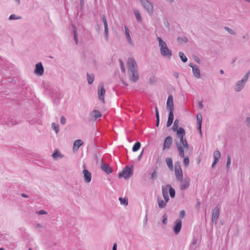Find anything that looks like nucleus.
<instances>
[{
    "label": "nucleus",
    "instance_id": "nucleus-1",
    "mask_svg": "<svg viewBox=\"0 0 250 250\" xmlns=\"http://www.w3.org/2000/svg\"><path fill=\"white\" fill-rule=\"evenodd\" d=\"M178 120H176L174 123L173 130L174 131H177V137L180 139V141L176 142V145L179 153L180 156L183 157L184 155V150H188L189 146L186 138H184L185 135V130L182 127H180L179 128H178Z\"/></svg>",
    "mask_w": 250,
    "mask_h": 250
},
{
    "label": "nucleus",
    "instance_id": "nucleus-2",
    "mask_svg": "<svg viewBox=\"0 0 250 250\" xmlns=\"http://www.w3.org/2000/svg\"><path fill=\"white\" fill-rule=\"evenodd\" d=\"M127 67L130 80L134 82L137 81L139 79V73L137 64L134 58H129L128 59Z\"/></svg>",
    "mask_w": 250,
    "mask_h": 250
},
{
    "label": "nucleus",
    "instance_id": "nucleus-3",
    "mask_svg": "<svg viewBox=\"0 0 250 250\" xmlns=\"http://www.w3.org/2000/svg\"><path fill=\"white\" fill-rule=\"evenodd\" d=\"M156 40L158 42V47L161 56L167 59H170L172 56V52L168 47L166 42L160 37H157Z\"/></svg>",
    "mask_w": 250,
    "mask_h": 250
},
{
    "label": "nucleus",
    "instance_id": "nucleus-4",
    "mask_svg": "<svg viewBox=\"0 0 250 250\" xmlns=\"http://www.w3.org/2000/svg\"><path fill=\"white\" fill-rule=\"evenodd\" d=\"M250 75V71L247 72L240 80L237 81L235 83L233 87L234 90L235 92H240L244 88L246 83L248 80Z\"/></svg>",
    "mask_w": 250,
    "mask_h": 250
},
{
    "label": "nucleus",
    "instance_id": "nucleus-5",
    "mask_svg": "<svg viewBox=\"0 0 250 250\" xmlns=\"http://www.w3.org/2000/svg\"><path fill=\"white\" fill-rule=\"evenodd\" d=\"M162 193L164 199L161 197H158L157 199L158 206L161 208H163L166 207L167 203L169 200L168 192H167V189L165 190V188H164V187H162Z\"/></svg>",
    "mask_w": 250,
    "mask_h": 250
},
{
    "label": "nucleus",
    "instance_id": "nucleus-6",
    "mask_svg": "<svg viewBox=\"0 0 250 250\" xmlns=\"http://www.w3.org/2000/svg\"><path fill=\"white\" fill-rule=\"evenodd\" d=\"M143 7L147 12L151 14L153 12L154 7L153 4L148 0H140Z\"/></svg>",
    "mask_w": 250,
    "mask_h": 250
},
{
    "label": "nucleus",
    "instance_id": "nucleus-7",
    "mask_svg": "<svg viewBox=\"0 0 250 250\" xmlns=\"http://www.w3.org/2000/svg\"><path fill=\"white\" fill-rule=\"evenodd\" d=\"M174 172L177 180H182V178H183V174L180 164L179 162H177L175 163Z\"/></svg>",
    "mask_w": 250,
    "mask_h": 250
},
{
    "label": "nucleus",
    "instance_id": "nucleus-8",
    "mask_svg": "<svg viewBox=\"0 0 250 250\" xmlns=\"http://www.w3.org/2000/svg\"><path fill=\"white\" fill-rule=\"evenodd\" d=\"M132 174V169L128 167H126L123 171L119 174V177H124L125 179H127Z\"/></svg>",
    "mask_w": 250,
    "mask_h": 250
},
{
    "label": "nucleus",
    "instance_id": "nucleus-9",
    "mask_svg": "<svg viewBox=\"0 0 250 250\" xmlns=\"http://www.w3.org/2000/svg\"><path fill=\"white\" fill-rule=\"evenodd\" d=\"M105 93V90L104 88L103 83H100L98 87V94L100 100L101 101L104 103V96Z\"/></svg>",
    "mask_w": 250,
    "mask_h": 250
},
{
    "label": "nucleus",
    "instance_id": "nucleus-10",
    "mask_svg": "<svg viewBox=\"0 0 250 250\" xmlns=\"http://www.w3.org/2000/svg\"><path fill=\"white\" fill-rule=\"evenodd\" d=\"M177 181L180 182V189L182 190L187 189L190 185V179L189 177H186L184 179L182 178V180Z\"/></svg>",
    "mask_w": 250,
    "mask_h": 250
},
{
    "label": "nucleus",
    "instance_id": "nucleus-11",
    "mask_svg": "<svg viewBox=\"0 0 250 250\" xmlns=\"http://www.w3.org/2000/svg\"><path fill=\"white\" fill-rule=\"evenodd\" d=\"M44 73V68L41 62L36 64L34 73L37 76H42Z\"/></svg>",
    "mask_w": 250,
    "mask_h": 250
},
{
    "label": "nucleus",
    "instance_id": "nucleus-12",
    "mask_svg": "<svg viewBox=\"0 0 250 250\" xmlns=\"http://www.w3.org/2000/svg\"><path fill=\"white\" fill-rule=\"evenodd\" d=\"M189 66L192 68V73L193 75L197 79H199L201 77L200 71L198 66L196 64L190 63Z\"/></svg>",
    "mask_w": 250,
    "mask_h": 250
},
{
    "label": "nucleus",
    "instance_id": "nucleus-13",
    "mask_svg": "<svg viewBox=\"0 0 250 250\" xmlns=\"http://www.w3.org/2000/svg\"><path fill=\"white\" fill-rule=\"evenodd\" d=\"M124 29L125 37L127 40V42H128L129 45L133 46L134 45V42L130 35V30L126 26H125Z\"/></svg>",
    "mask_w": 250,
    "mask_h": 250
},
{
    "label": "nucleus",
    "instance_id": "nucleus-14",
    "mask_svg": "<svg viewBox=\"0 0 250 250\" xmlns=\"http://www.w3.org/2000/svg\"><path fill=\"white\" fill-rule=\"evenodd\" d=\"M220 213V208L216 206L213 209L212 214V221L216 223Z\"/></svg>",
    "mask_w": 250,
    "mask_h": 250
},
{
    "label": "nucleus",
    "instance_id": "nucleus-15",
    "mask_svg": "<svg viewBox=\"0 0 250 250\" xmlns=\"http://www.w3.org/2000/svg\"><path fill=\"white\" fill-rule=\"evenodd\" d=\"M182 227V221L181 219H177L174 222V231L176 234L179 233Z\"/></svg>",
    "mask_w": 250,
    "mask_h": 250
},
{
    "label": "nucleus",
    "instance_id": "nucleus-16",
    "mask_svg": "<svg viewBox=\"0 0 250 250\" xmlns=\"http://www.w3.org/2000/svg\"><path fill=\"white\" fill-rule=\"evenodd\" d=\"M167 106L168 110L170 112V111H173V96L171 95L168 96L167 102Z\"/></svg>",
    "mask_w": 250,
    "mask_h": 250
},
{
    "label": "nucleus",
    "instance_id": "nucleus-17",
    "mask_svg": "<svg viewBox=\"0 0 250 250\" xmlns=\"http://www.w3.org/2000/svg\"><path fill=\"white\" fill-rule=\"evenodd\" d=\"M84 181L86 183H90L91 181V173L87 169H83V171Z\"/></svg>",
    "mask_w": 250,
    "mask_h": 250
},
{
    "label": "nucleus",
    "instance_id": "nucleus-18",
    "mask_svg": "<svg viewBox=\"0 0 250 250\" xmlns=\"http://www.w3.org/2000/svg\"><path fill=\"white\" fill-rule=\"evenodd\" d=\"M172 142V139L171 136L167 137L164 141L163 145V149L165 150L167 148H169Z\"/></svg>",
    "mask_w": 250,
    "mask_h": 250
},
{
    "label": "nucleus",
    "instance_id": "nucleus-19",
    "mask_svg": "<svg viewBox=\"0 0 250 250\" xmlns=\"http://www.w3.org/2000/svg\"><path fill=\"white\" fill-rule=\"evenodd\" d=\"M83 144V142L81 140H77L75 141L73 144V151L74 152L77 151L79 147L82 146Z\"/></svg>",
    "mask_w": 250,
    "mask_h": 250
},
{
    "label": "nucleus",
    "instance_id": "nucleus-20",
    "mask_svg": "<svg viewBox=\"0 0 250 250\" xmlns=\"http://www.w3.org/2000/svg\"><path fill=\"white\" fill-rule=\"evenodd\" d=\"M101 168L107 174L111 173L112 171L111 168L108 165L103 163L101 165Z\"/></svg>",
    "mask_w": 250,
    "mask_h": 250
},
{
    "label": "nucleus",
    "instance_id": "nucleus-21",
    "mask_svg": "<svg viewBox=\"0 0 250 250\" xmlns=\"http://www.w3.org/2000/svg\"><path fill=\"white\" fill-rule=\"evenodd\" d=\"M197 117V121L198 125V130L200 133H201V127H202V116L201 114H197L196 115Z\"/></svg>",
    "mask_w": 250,
    "mask_h": 250
},
{
    "label": "nucleus",
    "instance_id": "nucleus-22",
    "mask_svg": "<svg viewBox=\"0 0 250 250\" xmlns=\"http://www.w3.org/2000/svg\"><path fill=\"white\" fill-rule=\"evenodd\" d=\"M173 119H174V114H173V111H170V112H169L168 118L167 122V127H169L172 125V124L173 123Z\"/></svg>",
    "mask_w": 250,
    "mask_h": 250
},
{
    "label": "nucleus",
    "instance_id": "nucleus-23",
    "mask_svg": "<svg viewBox=\"0 0 250 250\" xmlns=\"http://www.w3.org/2000/svg\"><path fill=\"white\" fill-rule=\"evenodd\" d=\"M164 188H165V190H166V189H167V190H168V189H169V194L171 198H174L175 197V189L173 188H172L170 185H167L166 187H164Z\"/></svg>",
    "mask_w": 250,
    "mask_h": 250
},
{
    "label": "nucleus",
    "instance_id": "nucleus-24",
    "mask_svg": "<svg viewBox=\"0 0 250 250\" xmlns=\"http://www.w3.org/2000/svg\"><path fill=\"white\" fill-rule=\"evenodd\" d=\"M134 13L137 21L138 22H141L142 21V18L140 11L137 9H134Z\"/></svg>",
    "mask_w": 250,
    "mask_h": 250
},
{
    "label": "nucleus",
    "instance_id": "nucleus-25",
    "mask_svg": "<svg viewBox=\"0 0 250 250\" xmlns=\"http://www.w3.org/2000/svg\"><path fill=\"white\" fill-rule=\"evenodd\" d=\"M91 115L92 117L94 118L95 120L97 119L98 118H100L102 116V114L101 112L98 110H93L91 113Z\"/></svg>",
    "mask_w": 250,
    "mask_h": 250
},
{
    "label": "nucleus",
    "instance_id": "nucleus-26",
    "mask_svg": "<svg viewBox=\"0 0 250 250\" xmlns=\"http://www.w3.org/2000/svg\"><path fill=\"white\" fill-rule=\"evenodd\" d=\"M166 163L167 165V167L170 169H172L173 167V161L171 158L167 157L166 159Z\"/></svg>",
    "mask_w": 250,
    "mask_h": 250
},
{
    "label": "nucleus",
    "instance_id": "nucleus-27",
    "mask_svg": "<svg viewBox=\"0 0 250 250\" xmlns=\"http://www.w3.org/2000/svg\"><path fill=\"white\" fill-rule=\"evenodd\" d=\"M87 80L88 81V83L89 84H92L94 80V75L93 74H89L87 73Z\"/></svg>",
    "mask_w": 250,
    "mask_h": 250
},
{
    "label": "nucleus",
    "instance_id": "nucleus-28",
    "mask_svg": "<svg viewBox=\"0 0 250 250\" xmlns=\"http://www.w3.org/2000/svg\"><path fill=\"white\" fill-rule=\"evenodd\" d=\"M52 156L55 159H57L58 158H62L63 157L62 154L58 150H55Z\"/></svg>",
    "mask_w": 250,
    "mask_h": 250
},
{
    "label": "nucleus",
    "instance_id": "nucleus-29",
    "mask_svg": "<svg viewBox=\"0 0 250 250\" xmlns=\"http://www.w3.org/2000/svg\"><path fill=\"white\" fill-rule=\"evenodd\" d=\"M102 19L104 23V31H107V30H108V24L106 21V17L104 15H103L102 17Z\"/></svg>",
    "mask_w": 250,
    "mask_h": 250
},
{
    "label": "nucleus",
    "instance_id": "nucleus-30",
    "mask_svg": "<svg viewBox=\"0 0 250 250\" xmlns=\"http://www.w3.org/2000/svg\"><path fill=\"white\" fill-rule=\"evenodd\" d=\"M73 34H74V41H75V42L76 44H78V42H79V40H78V35H77V31H76V30L75 29V28H76L75 26V25H73Z\"/></svg>",
    "mask_w": 250,
    "mask_h": 250
},
{
    "label": "nucleus",
    "instance_id": "nucleus-31",
    "mask_svg": "<svg viewBox=\"0 0 250 250\" xmlns=\"http://www.w3.org/2000/svg\"><path fill=\"white\" fill-rule=\"evenodd\" d=\"M51 127L53 130L56 132V133H58L59 131V125L58 124L53 123L51 124Z\"/></svg>",
    "mask_w": 250,
    "mask_h": 250
},
{
    "label": "nucleus",
    "instance_id": "nucleus-32",
    "mask_svg": "<svg viewBox=\"0 0 250 250\" xmlns=\"http://www.w3.org/2000/svg\"><path fill=\"white\" fill-rule=\"evenodd\" d=\"M220 156L221 154L219 151L215 150L214 152L213 156L214 160L218 161Z\"/></svg>",
    "mask_w": 250,
    "mask_h": 250
},
{
    "label": "nucleus",
    "instance_id": "nucleus-33",
    "mask_svg": "<svg viewBox=\"0 0 250 250\" xmlns=\"http://www.w3.org/2000/svg\"><path fill=\"white\" fill-rule=\"evenodd\" d=\"M141 147V143L139 142H136L132 147V151L134 152L138 150Z\"/></svg>",
    "mask_w": 250,
    "mask_h": 250
},
{
    "label": "nucleus",
    "instance_id": "nucleus-34",
    "mask_svg": "<svg viewBox=\"0 0 250 250\" xmlns=\"http://www.w3.org/2000/svg\"><path fill=\"white\" fill-rule=\"evenodd\" d=\"M179 56L181 59V60L184 62H186L188 61V59L187 57L185 55L183 52H179Z\"/></svg>",
    "mask_w": 250,
    "mask_h": 250
},
{
    "label": "nucleus",
    "instance_id": "nucleus-35",
    "mask_svg": "<svg viewBox=\"0 0 250 250\" xmlns=\"http://www.w3.org/2000/svg\"><path fill=\"white\" fill-rule=\"evenodd\" d=\"M183 157H184V161H183L184 165L185 167H187L188 166V165L189 164V159H188V157H187V156L185 157V155H184V156Z\"/></svg>",
    "mask_w": 250,
    "mask_h": 250
},
{
    "label": "nucleus",
    "instance_id": "nucleus-36",
    "mask_svg": "<svg viewBox=\"0 0 250 250\" xmlns=\"http://www.w3.org/2000/svg\"><path fill=\"white\" fill-rule=\"evenodd\" d=\"M155 109L156 116V119H157V126H158L159 123V115L158 107L157 106L155 107Z\"/></svg>",
    "mask_w": 250,
    "mask_h": 250
},
{
    "label": "nucleus",
    "instance_id": "nucleus-37",
    "mask_svg": "<svg viewBox=\"0 0 250 250\" xmlns=\"http://www.w3.org/2000/svg\"><path fill=\"white\" fill-rule=\"evenodd\" d=\"M119 200L122 205H127L128 204L127 200L125 198H119Z\"/></svg>",
    "mask_w": 250,
    "mask_h": 250
},
{
    "label": "nucleus",
    "instance_id": "nucleus-38",
    "mask_svg": "<svg viewBox=\"0 0 250 250\" xmlns=\"http://www.w3.org/2000/svg\"><path fill=\"white\" fill-rule=\"evenodd\" d=\"M21 19V17H17L16 15L15 14H11L9 17V20H19V19Z\"/></svg>",
    "mask_w": 250,
    "mask_h": 250
},
{
    "label": "nucleus",
    "instance_id": "nucleus-39",
    "mask_svg": "<svg viewBox=\"0 0 250 250\" xmlns=\"http://www.w3.org/2000/svg\"><path fill=\"white\" fill-rule=\"evenodd\" d=\"M225 29L227 31L229 34L231 35H234L235 34V32L230 28L228 27H225Z\"/></svg>",
    "mask_w": 250,
    "mask_h": 250
},
{
    "label": "nucleus",
    "instance_id": "nucleus-40",
    "mask_svg": "<svg viewBox=\"0 0 250 250\" xmlns=\"http://www.w3.org/2000/svg\"><path fill=\"white\" fill-rule=\"evenodd\" d=\"M167 216L166 214H164L163 216L162 223L164 224H167Z\"/></svg>",
    "mask_w": 250,
    "mask_h": 250
},
{
    "label": "nucleus",
    "instance_id": "nucleus-41",
    "mask_svg": "<svg viewBox=\"0 0 250 250\" xmlns=\"http://www.w3.org/2000/svg\"><path fill=\"white\" fill-rule=\"evenodd\" d=\"M120 66H121V69L123 72L125 73V69L124 65V63L123 61L121 60H120Z\"/></svg>",
    "mask_w": 250,
    "mask_h": 250
},
{
    "label": "nucleus",
    "instance_id": "nucleus-42",
    "mask_svg": "<svg viewBox=\"0 0 250 250\" xmlns=\"http://www.w3.org/2000/svg\"><path fill=\"white\" fill-rule=\"evenodd\" d=\"M60 122L61 124H62V125H64L66 123V118L63 116H61L60 119Z\"/></svg>",
    "mask_w": 250,
    "mask_h": 250
},
{
    "label": "nucleus",
    "instance_id": "nucleus-43",
    "mask_svg": "<svg viewBox=\"0 0 250 250\" xmlns=\"http://www.w3.org/2000/svg\"><path fill=\"white\" fill-rule=\"evenodd\" d=\"M47 212L44 210H40L39 211H38L36 212V214L38 215H43V214H46Z\"/></svg>",
    "mask_w": 250,
    "mask_h": 250
},
{
    "label": "nucleus",
    "instance_id": "nucleus-44",
    "mask_svg": "<svg viewBox=\"0 0 250 250\" xmlns=\"http://www.w3.org/2000/svg\"><path fill=\"white\" fill-rule=\"evenodd\" d=\"M231 163V159L230 156H228L227 157V161L226 164V166L228 168L229 167V166Z\"/></svg>",
    "mask_w": 250,
    "mask_h": 250
},
{
    "label": "nucleus",
    "instance_id": "nucleus-45",
    "mask_svg": "<svg viewBox=\"0 0 250 250\" xmlns=\"http://www.w3.org/2000/svg\"><path fill=\"white\" fill-rule=\"evenodd\" d=\"M157 172L156 171H154L152 172L151 175V178L152 179H155L157 177Z\"/></svg>",
    "mask_w": 250,
    "mask_h": 250
},
{
    "label": "nucleus",
    "instance_id": "nucleus-46",
    "mask_svg": "<svg viewBox=\"0 0 250 250\" xmlns=\"http://www.w3.org/2000/svg\"><path fill=\"white\" fill-rule=\"evenodd\" d=\"M179 216L181 218H184L185 216V212L184 210H181L180 212Z\"/></svg>",
    "mask_w": 250,
    "mask_h": 250
},
{
    "label": "nucleus",
    "instance_id": "nucleus-47",
    "mask_svg": "<svg viewBox=\"0 0 250 250\" xmlns=\"http://www.w3.org/2000/svg\"><path fill=\"white\" fill-rule=\"evenodd\" d=\"M104 37L105 39L107 40L108 38V30H107V31H104Z\"/></svg>",
    "mask_w": 250,
    "mask_h": 250
},
{
    "label": "nucleus",
    "instance_id": "nucleus-48",
    "mask_svg": "<svg viewBox=\"0 0 250 250\" xmlns=\"http://www.w3.org/2000/svg\"><path fill=\"white\" fill-rule=\"evenodd\" d=\"M197 243V240L196 238H193L192 241V245H195Z\"/></svg>",
    "mask_w": 250,
    "mask_h": 250
},
{
    "label": "nucleus",
    "instance_id": "nucleus-49",
    "mask_svg": "<svg viewBox=\"0 0 250 250\" xmlns=\"http://www.w3.org/2000/svg\"><path fill=\"white\" fill-rule=\"evenodd\" d=\"M181 40H182L183 42H188V40L187 38V37H182V38H181Z\"/></svg>",
    "mask_w": 250,
    "mask_h": 250
},
{
    "label": "nucleus",
    "instance_id": "nucleus-50",
    "mask_svg": "<svg viewBox=\"0 0 250 250\" xmlns=\"http://www.w3.org/2000/svg\"><path fill=\"white\" fill-rule=\"evenodd\" d=\"M199 107L200 109H202L204 107L203 104H202V101L199 102Z\"/></svg>",
    "mask_w": 250,
    "mask_h": 250
},
{
    "label": "nucleus",
    "instance_id": "nucleus-51",
    "mask_svg": "<svg viewBox=\"0 0 250 250\" xmlns=\"http://www.w3.org/2000/svg\"><path fill=\"white\" fill-rule=\"evenodd\" d=\"M117 244L116 243H115L113 244L112 250H117Z\"/></svg>",
    "mask_w": 250,
    "mask_h": 250
},
{
    "label": "nucleus",
    "instance_id": "nucleus-52",
    "mask_svg": "<svg viewBox=\"0 0 250 250\" xmlns=\"http://www.w3.org/2000/svg\"><path fill=\"white\" fill-rule=\"evenodd\" d=\"M246 122L248 125H250V117H248L246 119Z\"/></svg>",
    "mask_w": 250,
    "mask_h": 250
},
{
    "label": "nucleus",
    "instance_id": "nucleus-53",
    "mask_svg": "<svg viewBox=\"0 0 250 250\" xmlns=\"http://www.w3.org/2000/svg\"><path fill=\"white\" fill-rule=\"evenodd\" d=\"M218 162V161H216V160H214V161H213V162L212 163V164L211 167H212V168H213V167H214V166H215V165L217 163V162Z\"/></svg>",
    "mask_w": 250,
    "mask_h": 250
},
{
    "label": "nucleus",
    "instance_id": "nucleus-54",
    "mask_svg": "<svg viewBox=\"0 0 250 250\" xmlns=\"http://www.w3.org/2000/svg\"><path fill=\"white\" fill-rule=\"evenodd\" d=\"M17 5H20L21 3V0H15Z\"/></svg>",
    "mask_w": 250,
    "mask_h": 250
},
{
    "label": "nucleus",
    "instance_id": "nucleus-55",
    "mask_svg": "<svg viewBox=\"0 0 250 250\" xmlns=\"http://www.w3.org/2000/svg\"><path fill=\"white\" fill-rule=\"evenodd\" d=\"M80 4L82 7H83L84 5V0H80Z\"/></svg>",
    "mask_w": 250,
    "mask_h": 250
},
{
    "label": "nucleus",
    "instance_id": "nucleus-56",
    "mask_svg": "<svg viewBox=\"0 0 250 250\" xmlns=\"http://www.w3.org/2000/svg\"><path fill=\"white\" fill-rule=\"evenodd\" d=\"M21 196H22V197H24V198H27L28 197V195H26L25 193L21 194Z\"/></svg>",
    "mask_w": 250,
    "mask_h": 250
},
{
    "label": "nucleus",
    "instance_id": "nucleus-57",
    "mask_svg": "<svg viewBox=\"0 0 250 250\" xmlns=\"http://www.w3.org/2000/svg\"><path fill=\"white\" fill-rule=\"evenodd\" d=\"M174 76L175 77V78H178V73H174Z\"/></svg>",
    "mask_w": 250,
    "mask_h": 250
},
{
    "label": "nucleus",
    "instance_id": "nucleus-58",
    "mask_svg": "<svg viewBox=\"0 0 250 250\" xmlns=\"http://www.w3.org/2000/svg\"><path fill=\"white\" fill-rule=\"evenodd\" d=\"M36 227L37 228H42V225L41 224H38L36 225Z\"/></svg>",
    "mask_w": 250,
    "mask_h": 250
},
{
    "label": "nucleus",
    "instance_id": "nucleus-59",
    "mask_svg": "<svg viewBox=\"0 0 250 250\" xmlns=\"http://www.w3.org/2000/svg\"><path fill=\"white\" fill-rule=\"evenodd\" d=\"M142 155H143V152L139 155L138 159H140L141 158Z\"/></svg>",
    "mask_w": 250,
    "mask_h": 250
},
{
    "label": "nucleus",
    "instance_id": "nucleus-60",
    "mask_svg": "<svg viewBox=\"0 0 250 250\" xmlns=\"http://www.w3.org/2000/svg\"><path fill=\"white\" fill-rule=\"evenodd\" d=\"M220 73L221 74H224V71H223V70L221 69V70H220Z\"/></svg>",
    "mask_w": 250,
    "mask_h": 250
},
{
    "label": "nucleus",
    "instance_id": "nucleus-61",
    "mask_svg": "<svg viewBox=\"0 0 250 250\" xmlns=\"http://www.w3.org/2000/svg\"><path fill=\"white\" fill-rule=\"evenodd\" d=\"M167 0L169 2H172V1H173V0Z\"/></svg>",
    "mask_w": 250,
    "mask_h": 250
},
{
    "label": "nucleus",
    "instance_id": "nucleus-62",
    "mask_svg": "<svg viewBox=\"0 0 250 250\" xmlns=\"http://www.w3.org/2000/svg\"><path fill=\"white\" fill-rule=\"evenodd\" d=\"M246 1L250 2V0H245Z\"/></svg>",
    "mask_w": 250,
    "mask_h": 250
},
{
    "label": "nucleus",
    "instance_id": "nucleus-63",
    "mask_svg": "<svg viewBox=\"0 0 250 250\" xmlns=\"http://www.w3.org/2000/svg\"><path fill=\"white\" fill-rule=\"evenodd\" d=\"M0 250H5L3 248H0Z\"/></svg>",
    "mask_w": 250,
    "mask_h": 250
},
{
    "label": "nucleus",
    "instance_id": "nucleus-64",
    "mask_svg": "<svg viewBox=\"0 0 250 250\" xmlns=\"http://www.w3.org/2000/svg\"><path fill=\"white\" fill-rule=\"evenodd\" d=\"M28 250H32V249L31 248H30Z\"/></svg>",
    "mask_w": 250,
    "mask_h": 250
}]
</instances>
